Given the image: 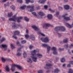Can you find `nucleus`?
Here are the masks:
<instances>
[{
    "label": "nucleus",
    "mask_w": 73,
    "mask_h": 73,
    "mask_svg": "<svg viewBox=\"0 0 73 73\" xmlns=\"http://www.w3.org/2000/svg\"><path fill=\"white\" fill-rule=\"evenodd\" d=\"M36 52H37V50H35L31 52V57L34 62H36L37 61V58L36 57V55L39 58H41L42 57V55L40 53H38L36 54Z\"/></svg>",
    "instance_id": "nucleus-1"
},
{
    "label": "nucleus",
    "mask_w": 73,
    "mask_h": 73,
    "mask_svg": "<svg viewBox=\"0 0 73 73\" xmlns=\"http://www.w3.org/2000/svg\"><path fill=\"white\" fill-rule=\"evenodd\" d=\"M13 18H10L9 19V21H15L16 20H17V21L18 23L20 22V20L21 19H23V17H17L16 15H15L13 17Z\"/></svg>",
    "instance_id": "nucleus-2"
},
{
    "label": "nucleus",
    "mask_w": 73,
    "mask_h": 73,
    "mask_svg": "<svg viewBox=\"0 0 73 73\" xmlns=\"http://www.w3.org/2000/svg\"><path fill=\"white\" fill-rule=\"evenodd\" d=\"M55 31L56 32H58L60 30H61L62 31L64 32L66 30V29L64 27H56L54 29Z\"/></svg>",
    "instance_id": "nucleus-3"
},
{
    "label": "nucleus",
    "mask_w": 73,
    "mask_h": 73,
    "mask_svg": "<svg viewBox=\"0 0 73 73\" xmlns=\"http://www.w3.org/2000/svg\"><path fill=\"white\" fill-rule=\"evenodd\" d=\"M32 28H34L35 31H37L38 33L39 34H40L42 36H45V35L44 34L41 33V31H40L39 29H38V27H36V26H32Z\"/></svg>",
    "instance_id": "nucleus-4"
},
{
    "label": "nucleus",
    "mask_w": 73,
    "mask_h": 73,
    "mask_svg": "<svg viewBox=\"0 0 73 73\" xmlns=\"http://www.w3.org/2000/svg\"><path fill=\"white\" fill-rule=\"evenodd\" d=\"M17 67L19 69L21 70L22 69V68L20 66L16 64L12 65L11 66V69L12 72H13L15 70V67Z\"/></svg>",
    "instance_id": "nucleus-5"
},
{
    "label": "nucleus",
    "mask_w": 73,
    "mask_h": 73,
    "mask_svg": "<svg viewBox=\"0 0 73 73\" xmlns=\"http://www.w3.org/2000/svg\"><path fill=\"white\" fill-rule=\"evenodd\" d=\"M27 8H31L30 9H27L28 11H29L31 12H33V11H35V8H35V6L33 5H29L27 7Z\"/></svg>",
    "instance_id": "nucleus-6"
},
{
    "label": "nucleus",
    "mask_w": 73,
    "mask_h": 73,
    "mask_svg": "<svg viewBox=\"0 0 73 73\" xmlns=\"http://www.w3.org/2000/svg\"><path fill=\"white\" fill-rule=\"evenodd\" d=\"M14 35H13V37L15 38V39H17V37L16 36V35H17L19 36H20V32L19 31H15L14 32Z\"/></svg>",
    "instance_id": "nucleus-7"
},
{
    "label": "nucleus",
    "mask_w": 73,
    "mask_h": 73,
    "mask_svg": "<svg viewBox=\"0 0 73 73\" xmlns=\"http://www.w3.org/2000/svg\"><path fill=\"white\" fill-rule=\"evenodd\" d=\"M41 40L42 42H48L49 41V40L48 37H46L44 38H41Z\"/></svg>",
    "instance_id": "nucleus-8"
},
{
    "label": "nucleus",
    "mask_w": 73,
    "mask_h": 73,
    "mask_svg": "<svg viewBox=\"0 0 73 73\" xmlns=\"http://www.w3.org/2000/svg\"><path fill=\"white\" fill-rule=\"evenodd\" d=\"M42 45L43 46H44V47H46V48H47V53H49V51H50V50L51 47L50 46H49L48 44H43Z\"/></svg>",
    "instance_id": "nucleus-9"
},
{
    "label": "nucleus",
    "mask_w": 73,
    "mask_h": 73,
    "mask_svg": "<svg viewBox=\"0 0 73 73\" xmlns=\"http://www.w3.org/2000/svg\"><path fill=\"white\" fill-rule=\"evenodd\" d=\"M50 26H51L49 24L46 23L44 24L43 26V28L44 29H47L48 27H49Z\"/></svg>",
    "instance_id": "nucleus-10"
},
{
    "label": "nucleus",
    "mask_w": 73,
    "mask_h": 73,
    "mask_svg": "<svg viewBox=\"0 0 73 73\" xmlns=\"http://www.w3.org/2000/svg\"><path fill=\"white\" fill-rule=\"evenodd\" d=\"M53 66V64H47L46 65V68L45 67V69H49L51 68L52 66Z\"/></svg>",
    "instance_id": "nucleus-11"
},
{
    "label": "nucleus",
    "mask_w": 73,
    "mask_h": 73,
    "mask_svg": "<svg viewBox=\"0 0 73 73\" xmlns=\"http://www.w3.org/2000/svg\"><path fill=\"white\" fill-rule=\"evenodd\" d=\"M13 26L12 27L13 28H15V29H17V28H19V27H20V25H18L15 23H13Z\"/></svg>",
    "instance_id": "nucleus-12"
},
{
    "label": "nucleus",
    "mask_w": 73,
    "mask_h": 73,
    "mask_svg": "<svg viewBox=\"0 0 73 73\" xmlns=\"http://www.w3.org/2000/svg\"><path fill=\"white\" fill-rule=\"evenodd\" d=\"M51 50H54V51L53 52V54H57V51H56L57 50V48H56V47H53L52 49Z\"/></svg>",
    "instance_id": "nucleus-13"
},
{
    "label": "nucleus",
    "mask_w": 73,
    "mask_h": 73,
    "mask_svg": "<svg viewBox=\"0 0 73 73\" xmlns=\"http://www.w3.org/2000/svg\"><path fill=\"white\" fill-rule=\"evenodd\" d=\"M21 48H19L17 50V55L18 56H20L21 55V53H20L19 52L21 51Z\"/></svg>",
    "instance_id": "nucleus-14"
},
{
    "label": "nucleus",
    "mask_w": 73,
    "mask_h": 73,
    "mask_svg": "<svg viewBox=\"0 0 73 73\" xmlns=\"http://www.w3.org/2000/svg\"><path fill=\"white\" fill-rule=\"evenodd\" d=\"M62 17H64V20L66 21H68L70 20V18L69 17H65V15H63Z\"/></svg>",
    "instance_id": "nucleus-15"
},
{
    "label": "nucleus",
    "mask_w": 73,
    "mask_h": 73,
    "mask_svg": "<svg viewBox=\"0 0 73 73\" xmlns=\"http://www.w3.org/2000/svg\"><path fill=\"white\" fill-rule=\"evenodd\" d=\"M46 1V0H39L38 1V3H42V4H44L45 2Z\"/></svg>",
    "instance_id": "nucleus-16"
},
{
    "label": "nucleus",
    "mask_w": 73,
    "mask_h": 73,
    "mask_svg": "<svg viewBox=\"0 0 73 73\" xmlns=\"http://www.w3.org/2000/svg\"><path fill=\"white\" fill-rule=\"evenodd\" d=\"M38 14L40 16H44V14L43 12H39L38 13Z\"/></svg>",
    "instance_id": "nucleus-17"
},
{
    "label": "nucleus",
    "mask_w": 73,
    "mask_h": 73,
    "mask_svg": "<svg viewBox=\"0 0 73 73\" xmlns=\"http://www.w3.org/2000/svg\"><path fill=\"white\" fill-rule=\"evenodd\" d=\"M48 18V19H52V15L50 14H49L47 16Z\"/></svg>",
    "instance_id": "nucleus-18"
},
{
    "label": "nucleus",
    "mask_w": 73,
    "mask_h": 73,
    "mask_svg": "<svg viewBox=\"0 0 73 73\" xmlns=\"http://www.w3.org/2000/svg\"><path fill=\"white\" fill-rule=\"evenodd\" d=\"M30 38L32 39V40H35V36L33 35H31L30 36Z\"/></svg>",
    "instance_id": "nucleus-19"
},
{
    "label": "nucleus",
    "mask_w": 73,
    "mask_h": 73,
    "mask_svg": "<svg viewBox=\"0 0 73 73\" xmlns=\"http://www.w3.org/2000/svg\"><path fill=\"white\" fill-rule=\"evenodd\" d=\"M64 7L66 9H69V6L68 5H65L64 6Z\"/></svg>",
    "instance_id": "nucleus-20"
},
{
    "label": "nucleus",
    "mask_w": 73,
    "mask_h": 73,
    "mask_svg": "<svg viewBox=\"0 0 73 73\" xmlns=\"http://www.w3.org/2000/svg\"><path fill=\"white\" fill-rule=\"evenodd\" d=\"M27 62H29L31 64V63H32V60H31V58H29L27 60Z\"/></svg>",
    "instance_id": "nucleus-21"
},
{
    "label": "nucleus",
    "mask_w": 73,
    "mask_h": 73,
    "mask_svg": "<svg viewBox=\"0 0 73 73\" xmlns=\"http://www.w3.org/2000/svg\"><path fill=\"white\" fill-rule=\"evenodd\" d=\"M6 70L7 72L9 71V67L8 66H7L5 67Z\"/></svg>",
    "instance_id": "nucleus-22"
},
{
    "label": "nucleus",
    "mask_w": 73,
    "mask_h": 73,
    "mask_svg": "<svg viewBox=\"0 0 73 73\" xmlns=\"http://www.w3.org/2000/svg\"><path fill=\"white\" fill-rule=\"evenodd\" d=\"M23 57L24 58H26V57H27V54L26 53L24 52V53H23Z\"/></svg>",
    "instance_id": "nucleus-23"
},
{
    "label": "nucleus",
    "mask_w": 73,
    "mask_h": 73,
    "mask_svg": "<svg viewBox=\"0 0 73 73\" xmlns=\"http://www.w3.org/2000/svg\"><path fill=\"white\" fill-rule=\"evenodd\" d=\"M60 61L62 62H65V59L64 58H63L61 59Z\"/></svg>",
    "instance_id": "nucleus-24"
},
{
    "label": "nucleus",
    "mask_w": 73,
    "mask_h": 73,
    "mask_svg": "<svg viewBox=\"0 0 73 73\" xmlns=\"http://www.w3.org/2000/svg\"><path fill=\"white\" fill-rule=\"evenodd\" d=\"M60 70L57 69H56L54 71V73H58V72H59Z\"/></svg>",
    "instance_id": "nucleus-25"
},
{
    "label": "nucleus",
    "mask_w": 73,
    "mask_h": 73,
    "mask_svg": "<svg viewBox=\"0 0 73 73\" xmlns=\"http://www.w3.org/2000/svg\"><path fill=\"white\" fill-rule=\"evenodd\" d=\"M68 38L65 39L64 40V41L65 43H66V42H68Z\"/></svg>",
    "instance_id": "nucleus-26"
},
{
    "label": "nucleus",
    "mask_w": 73,
    "mask_h": 73,
    "mask_svg": "<svg viewBox=\"0 0 73 73\" xmlns=\"http://www.w3.org/2000/svg\"><path fill=\"white\" fill-rule=\"evenodd\" d=\"M26 8V5H24L21 7V9H25V8Z\"/></svg>",
    "instance_id": "nucleus-27"
},
{
    "label": "nucleus",
    "mask_w": 73,
    "mask_h": 73,
    "mask_svg": "<svg viewBox=\"0 0 73 73\" xmlns=\"http://www.w3.org/2000/svg\"><path fill=\"white\" fill-rule=\"evenodd\" d=\"M12 16V13L11 12L10 13H8V17H11Z\"/></svg>",
    "instance_id": "nucleus-28"
},
{
    "label": "nucleus",
    "mask_w": 73,
    "mask_h": 73,
    "mask_svg": "<svg viewBox=\"0 0 73 73\" xmlns=\"http://www.w3.org/2000/svg\"><path fill=\"white\" fill-rule=\"evenodd\" d=\"M11 9H13V10H14L15 9V6H13V5H12L11 7Z\"/></svg>",
    "instance_id": "nucleus-29"
},
{
    "label": "nucleus",
    "mask_w": 73,
    "mask_h": 73,
    "mask_svg": "<svg viewBox=\"0 0 73 73\" xmlns=\"http://www.w3.org/2000/svg\"><path fill=\"white\" fill-rule=\"evenodd\" d=\"M2 61L3 62H5V61H6V60H5V59L4 58H2Z\"/></svg>",
    "instance_id": "nucleus-30"
},
{
    "label": "nucleus",
    "mask_w": 73,
    "mask_h": 73,
    "mask_svg": "<svg viewBox=\"0 0 73 73\" xmlns=\"http://www.w3.org/2000/svg\"><path fill=\"white\" fill-rule=\"evenodd\" d=\"M58 15H59V12L57 11L56 12V14H55L54 15H55V16H56V17H57Z\"/></svg>",
    "instance_id": "nucleus-31"
},
{
    "label": "nucleus",
    "mask_w": 73,
    "mask_h": 73,
    "mask_svg": "<svg viewBox=\"0 0 73 73\" xmlns=\"http://www.w3.org/2000/svg\"><path fill=\"white\" fill-rule=\"evenodd\" d=\"M25 20L26 21H29V19H28L27 17H25Z\"/></svg>",
    "instance_id": "nucleus-32"
},
{
    "label": "nucleus",
    "mask_w": 73,
    "mask_h": 73,
    "mask_svg": "<svg viewBox=\"0 0 73 73\" xmlns=\"http://www.w3.org/2000/svg\"><path fill=\"white\" fill-rule=\"evenodd\" d=\"M11 48H12V49H14L15 47V46H13V44H11Z\"/></svg>",
    "instance_id": "nucleus-33"
},
{
    "label": "nucleus",
    "mask_w": 73,
    "mask_h": 73,
    "mask_svg": "<svg viewBox=\"0 0 73 73\" xmlns=\"http://www.w3.org/2000/svg\"><path fill=\"white\" fill-rule=\"evenodd\" d=\"M73 71L71 69H69V71L68 72V73H73Z\"/></svg>",
    "instance_id": "nucleus-34"
},
{
    "label": "nucleus",
    "mask_w": 73,
    "mask_h": 73,
    "mask_svg": "<svg viewBox=\"0 0 73 73\" xmlns=\"http://www.w3.org/2000/svg\"><path fill=\"white\" fill-rule=\"evenodd\" d=\"M27 42L26 41V40H22V41H21V43H22V44H25V43H26V42Z\"/></svg>",
    "instance_id": "nucleus-35"
},
{
    "label": "nucleus",
    "mask_w": 73,
    "mask_h": 73,
    "mask_svg": "<svg viewBox=\"0 0 73 73\" xmlns=\"http://www.w3.org/2000/svg\"><path fill=\"white\" fill-rule=\"evenodd\" d=\"M1 46L3 47V48H7V46L5 45L2 44Z\"/></svg>",
    "instance_id": "nucleus-36"
},
{
    "label": "nucleus",
    "mask_w": 73,
    "mask_h": 73,
    "mask_svg": "<svg viewBox=\"0 0 73 73\" xmlns=\"http://www.w3.org/2000/svg\"><path fill=\"white\" fill-rule=\"evenodd\" d=\"M32 14L35 16L37 17V14H36V12H33L32 13Z\"/></svg>",
    "instance_id": "nucleus-37"
},
{
    "label": "nucleus",
    "mask_w": 73,
    "mask_h": 73,
    "mask_svg": "<svg viewBox=\"0 0 73 73\" xmlns=\"http://www.w3.org/2000/svg\"><path fill=\"white\" fill-rule=\"evenodd\" d=\"M33 48V46L32 45H30L29 46V48L30 49H32Z\"/></svg>",
    "instance_id": "nucleus-38"
},
{
    "label": "nucleus",
    "mask_w": 73,
    "mask_h": 73,
    "mask_svg": "<svg viewBox=\"0 0 73 73\" xmlns=\"http://www.w3.org/2000/svg\"><path fill=\"white\" fill-rule=\"evenodd\" d=\"M29 3H30V0H26V3L27 4H28Z\"/></svg>",
    "instance_id": "nucleus-39"
},
{
    "label": "nucleus",
    "mask_w": 73,
    "mask_h": 73,
    "mask_svg": "<svg viewBox=\"0 0 73 73\" xmlns=\"http://www.w3.org/2000/svg\"><path fill=\"white\" fill-rule=\"evenodd\" d=\"M29 37V35L28 34L25 35V37H26V38H28Z\"/></svg>",
    "instance_id": "nucleus-40"
},
{
    "label": "nucleus",
    "mask_w": 73,
    "mask_h": 73,
    "mask_svg": "<svg viewBox=\"0 0 73 73\" xmlns=\"http://www.w3.org/2000/svg\"><path fill=\"white\" fill-rule=\"evenodd\" d=\"M49 11H51V12H52V13H54V12H55V11H54V10H52L51 9H49Z\"/></svg>",
    "instance_id": "nucleus-41"
},
{
    "label": "nucleus",
    "mask_w": 73,
    "mask_h": 73,
    "mask_svg": "<svg viewBox=\"0 0 73 73\" xmlns=\"http://www.w3.org/2000/svg\"><path fill=\"white\" fill-rule=\"evenodd\" d=\"M5 40V38H3L1 40V42H3V41H4Z\"/></svg>",
    "instance_id": "nucleus-42"
},
{
    "label": "nucleus",
    "mask_w": 73,
    "mask_h": 73,
    "mask_svg": "<svg viewBox=\"0 0 73 73\" xmlns=\"http://www.w3.org/2000/svg\"><path fill=\"white\" fill-rule=\"evenodd\" d=\"M17 1L19 3H23L22 0H17Z\"/></svg>",
    "instance_id": "nucleus-43"
},
{
    "label": "nucleus",
    "mask_w": 73,
    "mask_h": 73,
    "mask_svg": "<svg viewBox=\"0 0 73 73\" xmlns=\"http://www.w3.org/2000/svg\"><path fill=\"white\" fill-rule=\"evenodd\" d=\"M38 73H43V71L42 70H40L38 71Z\"/></svg>",
    "instance_id": "nucleus-44"
},
{
    "label": "nucleus",
    "mask_w": 73,
    "mask_h": 73,
    "mask_svg": "<svg viewBox=\"0 0 73 73\" xmlns=\"http://www.w3.org/2000/svg\"><path fill=\"white\" fill-rule=\"evenodd\" d=\"M17 44L18 45H19V46H21V45L20 44V42H19V41L17 42Z\"/></svg>",
    "instance_id": "nucleus-45"
},
{
    "label": "nucleus",
    "mask_w": 73,
    "mask_h": 73,
    "mask_svg": "<svg viewBox=\"0 0 73 73\" xmlns=\"http://www.w3.org/2000/svg\"><path fill=\"white\" fill-rule=\"evenodd\" d=\"M73 45L72 44H71L69 46L70 48H73Z\"/></svg>",
    "instance_id": "nucleus-46"
},
{
    "label": "nucleus",
    "mask_w": 73,
    "mask_h": 73,
    "mask_svg": "<svg viewBox=\"0 0 73 73\" xmlns=\"http://www.w3.org/2000/svg\"><path fill=\"white\" fill-rule=\"evenodd\" d=\"M40 9V7L39 6L36 7V9H37V10L38 9Z\"/></svg>",
    "instance_id": "nucleus-47"
},
{
    "label": "nucleus",
    "mask_w": 73,
    "mask_h": 73,
    "mask_svg": "<svg viewBox=\"0 0 73 73\" xmlns=\"http://www.w3.org/2000/svg\"><path fill=\"white\" fill-rule=\"evenodd\" d=\"M64 47H65V48H67L68 47V44H67L64 45Z\"/></svg>",
    "instance_id": "nucleus-48"
},
{
    "label": "nucleus",
    "mask_w": 73,
    "mask_h": 73,
    "mask_svg": "<svg viewBox=\"0 0 73 73\" xmlns=\"http://www.w3.org/2000/svg\"><path fill=\"white\" fill-rule=\"evenodd\" d=\"M44 8L45 9H47L48 8V6L46 5L44 6Z\"/></svg>",
    "instance_id": "nucleus-49"
},
{
    "label": "nucleus",
    "mask_w": 73,
    "mask_h": 73,
    "mask_svg": "<svg viewBox=\"0 0 73 73\" xmlns=\"http://www.w3.org/2000/svg\"><path fill=\"white\" fill-rule=\"evenodd\" d=\"M58 9H60V10H62V8L61 7H59Z\"/></svg>",
    "instance_id": "nucleus-50"
},
{
    "label": "nucleus",
    "mask_w": 73,
    "mask_h": 73,
    "mask_svg": "<svg viewBox=\"0 0 73 73\" xmlns=\"http://www.w3.org/2000/svg\"><path fill=\"white\" fill-rule=\"evenodd\" d=\"M59 50H64V48H59Z\"/></svg>",
    "instance_id": "nucleus-51"
},
{
    "label": "nucleus",
    "mask_w": 73,
    "mask_h": 73,
    "mask_svg": "<svg viewBox=\"0 0 73 73\" xmlns=\"http://www.w3.org/2000/svg\"><path fill=\"white\" fill-rule=\"evenodd\" d=\"M30 2L31 3H34V1H30Z\"/></svg>",
    "instance_id": "nucleus-52"
},
{
    "label": "nucleus",
    "mask_w": 73,
    "mask_h": 73,
    "mask_svg": "<svg viewBox=\"0 0 73 73\" xmlns=\"http://www.w3.org/2000/svg\"><path fill=\"white\" fill-rule=\"evenodd\" d=\"M61 34L59 33L58 35V37H61Z\"/></svg>",
    "instance_id": "nucleus-53"
},
{
    "label": "nucleus",
    "mask_w": 73,
    "mask_h": 73,
    "mask_svg": "<svg viewBox=\"0 0 73 73\" xmlns=\"http://www.w3.org/2000/svg\"><path fill=\"white\" fill-rule=\"evenodd\" d=\"M68 67H70V64H69L67 65Z\"/></svg>",
    "instance_id": "nucleus-54"
},
{
    "label": "nucleus",
    "mask_w": 73,
    "mask_h": 73,
    "mask_svg": "<svg viewBox=\"0 0 73 73\" xmlns=\"http://www.w3.org/2000/svg\"><path fill=\"white\" fill-rule=\"evenodd\" d=\"M64 2H68V0H64Z\"/></svg>",
    "instance_id": "nucleus-55"
},
{
    "label": "nucleus",
    "mask_w": 73,
    "mask_h": 73,
    "mask_svg": "<svg viewBox=\"0 0 73 73\" xmlns=\"http://www.w3.org/2000/svg\"><path fill=\"white\" fill-rule=\"evenodd\" d=\"M70 63H71L73 65V61H71L70 62Z\"/></svg>",
    "instance_id": "nucleus-56"
},
{
    "label": "nucleus",
    "mask_w": 73,
    "mask_h": 73,
    "mask_svg": "<svg viewBox=\"0 0 73 73\" xmlns=\"http://www.w3.org/2000/svg\"><path fill=\"white\" fill-rule=\"evenodd\" d=\"M7 61H11V59H7Z\"/></svg>",
    "instance_id": "nucleus-57"
},
{
    "label": "nucleus",
    "mask_w": 73,
    "mask_h": 73,
    "mask_svg": "<svg viewBox=\"0 0 73 73\" xmlns=\"http://www.w3.org/2000/svg\"><path fill=\"white\" fill-rule=\"evenodd\" d=\"M68 52L69 54H70V50H68Z\"/></svg>",
    "instance_id": "nucleus-58"
},
{
    "label": "nucleus",
    "mask_w": 73,
    "mask_h": 73,
    "mask_svg": "<svg viewBox=\"0 0 73 73\" xmlns=\"http://www.w3.org/2000/svg\"><path fill=\"white\" fill-rule=\"evenodd\" d=\"M66 64H64L63 65V67H64V66H65V65Z\"/></svg>",
    "instance_id": "nucleus-59"
},
{
    "label": "nucleus",
    "mask_w": 73,
    "mask_h": 73,
    "mask_svg": "<svg viewBox=\"0 0 73 73\" xmlns=\"http://www.w3.org/2000/svg\"><path fill=\"white\" fill-rule=\"evenodd\" d=\"M26 33H28V30H26Z\"/></svg>",
    "instance_id": "nucleus-60"
},
{
    "label": "nucleus",
    "mask_w": 73,
    "mask_h": 73,
    "mask_svg": "<svg viewBox=\"0 0 73 73\" xmlns=\"http://www.w3.org/2000/svg\"><path fill=\"white\" fill-rule=\"evenodd\" d=\"M64 42H62V41H60V44H62V43H63Z\"/></svg>",
    "instance_id": "nucleus-61"
},
{
    "label": "nucleus",
    "mask_w": 73,
    "mask_h": 73,
    "mask_svg": "<svg viewBox=\"0 0 73 73\" xmlns=\"http://www.w3.org/2000/svg\"><path fill=\"white\" fill-rule=\"evenodd\" d=\"M59 58H56V60H58Z\"/></svg>",
    "instance_id": "nucleus-62"
},
{
    "label": "nucleus",
    "mask_w": 73,
    "mask_h": 73,
    "mask_svg": "<svg viewBox=\"0 0 73 73\" xmlns=\"http://www.w3.org/2000/svg\"><path fill=\"white\" fill-rule=\"evenodd\" d=\"M7 47H5V48L4 50H7Z\"/></svg>",
    "instance_id": "nucleus-63"
},
{
    "label": "nucleus",
    "mask_w": 73,
    "mask_h": 73,
    "mask_svg": "<svg viewBox=\"0 0 73 73\" xmlns=\"http://www.w3.org/2000/svg\"><path fill=\"white\" fill-rule=\"evenodd\" d=\"M50 72V71H49V70H48V71H46V72H47V73H48V72Z\"/></svg>",
    "instance_id": "nucleus-64"
}]
</instances>
